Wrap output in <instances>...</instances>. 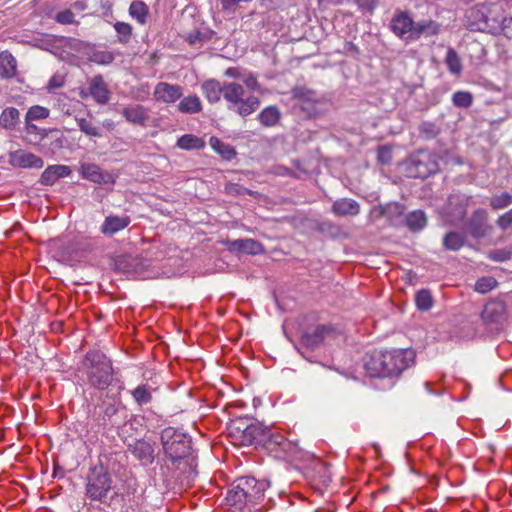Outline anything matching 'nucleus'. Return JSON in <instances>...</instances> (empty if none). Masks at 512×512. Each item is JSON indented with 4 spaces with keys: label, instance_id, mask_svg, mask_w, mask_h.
<instances>
[{
    "label": "nucleus",
    "instance_id": "1",
    "mask_svg": "<svg viewBox=\"0 0 512 512\" xmlns=\"http://www.w3.org/2000/svg\"><path fill=\"white\" fill-rule=\"evenodd\" d=\"M412 350H392L374 352L365 362V368L371 377L398 376L414 362Z\"/></svg>",
    "mask_w": 512,
    "mask_h": 512
},
{
    "label": "nucleus",
    "instance_id": "2",
    "mask_svg": "<svg viewBox=\"0 0 512 512\" xmlns=\"http://www.w3.org/2000/svg\"><path fill=\"white\" fill-rule=\"evenodd\" d=\"M391 30L406 41L419 39L422 35L433 36L440 31L439 24L431 20L414 22L405 12L396 13L390 24Z\"/></svg>",
    "mask_w": 512,
    "mask_h": 512
},
{
    "label": "nucleus",
    "instance_id": "3",
    "mask_svg": "<svg viewBox=\"0 0 512 512\" xmlns=\"http://www.w3.org/2000/svg\"><path fill=\"white\" fill-rule=\"evenodd\" d=\"M268 484L254 477H239L228 490L226 500L231 506L242 507L248 503H256L264 496Z\"/></svg>",
    "mask_w": 512,
    "mask_h": 512
},
{
    "label": "nucleus",
    "instance_id": "4",
    "mask_svg": "<svg viewBox=\"0 0 512 512\" xmlns=\"http://www.w3.org/2000/svg\"><path fill=\"white\" fill-rule=\"evenodd\" d=\"M85 367L90 384L98 389L107 388L113 379L111 361L101 351H90L85 356Z\"/></svg>",
    "mask_w": 512,
    "mask_h": 512
},
{
    "label": "nucleus",
    "instance_id": "5",
    "mask_svg": "<svg viewBox=\"0 0 512 512\" xmlns=\"http://www.w3.org/2000/svg\"><path fill=\"white\" fill-rule=\"evenodd\" d=\"M113 480L102 464L90 468L86 477L85 495L91 501L105 503L108 494L112 490Z\"/></svg>",
    "mask_w": 512,
    "mask_h": 512
},
{
    "label": "nucleus",
    "instance_id": "6",
    "mask_svg": "<svg viewBox=\"0 0 512 512\" xmlns=\"http://www.w3.org/2000/svg\"><path fill=\"white\" fill-rule=\"evenodd\" d=\"M161 442L165 454L172 462L184 459L190 455L191 439L173 427L165 428L161 433Z\"/></svg>",
    "mask_w": 512,
    "mask_h": 512
},
{
    "label": "nucleus",
    "instance_id": "7",
    "mask_svg": "<svg viewBox=\"0 0 512 512\" xmlns=\"http://www.w3.org/2000/svg\"><path fill=\"white\" fill-rule=\"evenodd\" d=\"M245 89L237 82L224 83V99L237 106L236 112L241 117H246L255 112L260 106L258 97L249 96L244 98Z\"/></svg>",
    "mask_w": 512,
    "mask_h": 512
},
{
    "label": "nucleus",
    "instance_id": "8",
    "mask_svg": "<svg viewBox=\"0 0 512 512\" xmlns=\"http://www.w3.org/2000/svg\"><path fill=\"white\" fill-rule=\"evenodd\" d=\"M481 319L488 329L499 330L507 319L505 303L498 299L488 301L482 310Z\"/></svg>",
    "mask_w": 512,
    "mask_h": 512
},
{
    "label": "nucleus",
    "instance_id": "9",
    "mask_svg": "<svg viewBox=\"0 0 512 512\" xmlns=\"http://www.w3.org/2000/svg\"><path fill=\"white\" fill-rule=\"evenodd\" d=\"M291 93L292 97L297 100L299 109L306 113L308 117H315L320 114L318 108L320 99L314 90L297 86L292 89Z\"/></svg>",
    "mask_w": 512,
    "mask_h": 512
},
{
    "label": "nucleus",
    "instance_id": "10",
    "mask_svg": "<svg viewBox=\"0 0 512 512\" xmlns=\"http://www.w3.org/2000/svg\"><path fill=\"white\" fill-rule=\"evenodd\" d=\"M439 162L436 155L430 153H421L409 163L410 176L427 178L438 172Z\"/></svg>",
    "mask_w": 512,
    "mask_h": 512
},
{
    "label": "nucleus",
    "instance_id": "11",
    "mask_svg": "<svg viewBox=\"0 0 512 512\" xmlns=\"http://www.w3.org/2000/svg\"><path fill=\"white\" fill-rule=\"evenodd\" d=\"M337 336L335 328L331 325H318L312 331L305 332L301 337V343L310 349H315L326 340Z\"/></svg>",
    "mask_w": 512,
    "mask_h": 512
},
{
    "label": "nucleus",
    "instance_id": "12",
    "mask_svg": "<svg viewBox=\"0 0 512 512\" xmlns=\"http://www.w3.org/2000/svg\"><path fill=\"white\" fill-rule=\"evenodd\" d=\"M79 172L84 179L96 184H114L115 178L109 172H104L94 163H81Z\"/></svg>",
    "mask_w": 512,
    "mask_h": 512
},
{
    "label": "nucleus",
    "instance_id": "13",
    "mask_svg": "<svg viewBox=\"0 0 512 512\" xmlns=\"http://www.w3.org/2000/svg\"><path fill=\"white\" fill-rule=\"evenodd\" d=\"M403 214L404 207L396 202L388 203L386 205H378L371 210L372 217L376 219L386 217L387 220L393 225L401 222Z\"/></svg>",
    "mask_w": 512,
    "mask_h": 512
},
{
    "label": "nucleus",
    "instance_id": "14",
    "mask_svg": "<svg viewBox=\"0 0 512 512\" xmlns=\"http://www.w3.org/2000/svg\"><path fill=\"white\" fill-rule=\"evenodd\" d=\"M89 94L100 105L107 104L111 98V92L102 75H96L88 79Z\"/></svg>",
    "mask_w": 512,
    "mask_h": 512
},
{
    "label": "nucleus",
    "instance_id": "15",
    "mask_svg": "<svg viewBox=\"0 0 512 512\" xmlns=\"http://www.w3.org/2000/svg\"><path fill=\"white\" fill-rule=\"evenodd\" d=\"M225 75L241 79L247 90L250 92H257L261 95L265 94L267 90L257 80V77L251 72H241L240 68L230 67L225 71Z\"/></svg>",
    "mask_w": 512,
    "mask_h": 512
},
{
    "label": "nucleus",
    "instance_id": "16",
    "mask_svg": "<svg viewBox=\"0 0 512 512\" xmlns=\"http://www.w3.org/2000/svg\"><path fill=\"white\" fill-rule=\"evenodd\" d=\"M10 163L14 167L19 168H36L43 167V160L31 152L25 150H17L10 153Z\"/></svg>",
    "mask_w": 512,
    "mask_h": 512
},
{
    "label": "nucleus",
    "instance_id": "17",
    "mask_svg": "<svg viewBox=\"0 0 512 512\" xmlns=\"http://www.w3.org/2000/svg\"><path fill=\"white\" fill-rule=\"evenodd\" d=\"M183 95L179 85L159 82L154 90V98L164 103H174Z\"/></svg>",
    "mask_w": 512,
    "mask_h": 512
},
{
    "label": "nucleus",
    "instance_id": "18",
    "mask_svg": "<svg viewBox=\"0 0 512 512\" xmlns=\"http://www.w3.org/2000/svg\"><path fill=\"white\" fill-rule=\"evenodd\" d=\"M487 221L488 213L484 209L475 210L469 221L471 235L475 238L484 237L490 229Z\"/></svg>",
    "mask_w": 512,
    "mask_h": 512
},
{
    "label": "nucleus",
    "instance_id": "19",
    "mask_svg": "<svg viewBox=\"0 0 512 512\" xmlns=\"http://www.w3.org/2000/svg\"><path fill=\"white\" fill-rule=\"evenodd\" d=\"M72 173L69 166L66 165H51L48 166L42 173L40 182L43 185H53L59 178L67 177Z\"/></svg>",
    "mask_w": 512,
    "mask_h": 512
},
{
    "label": "nucleus",
    "instance_id": "20",
    "mask_svg": "<svg viewBox=\"0 0 512 512\" xmlns=\"http://www.w3.org/2000/svg\"><path fill=\"white\" fill-rule=\"evenodd\" d=\"M131 453L145 464H151L154 460V449L152 445L145 440H137L129 445Z\"/></svg>",
    "mask_w": 512,
    "mask_h": 512
},
{
    "label": "nucleus",
    "instance_id": "21",
    "mask_svg": "<svg viewBox=\"0 0 512 512\" xmlns=\"http://www.w3.org/2000/svg\"><path fill=\"white\" fill-rule=\"evenodd\" d=\"M122 115L125 119L135 125H145L149 119L148 110L138 104L127 106L123 109Z\"/></svg>",
    "mask_w": 512,
    "mask_h": 512
},
{
    "label": "nucleus",
    "instance_id": "22",
    "mask_svg": "<svg viewBox=\"0 0 512 512\" xmlns=\"http://www.w3.org/2000/svg\"><path fill=\"white\" fill-rule=\"evenodd\" d=\"M130 224L128 216H108L101 226V231L106 235H113L116 232L126 228Z\"/></svg>",
    "mask_w": 512,
    "mask_h": 512
},
{
    "label": "nucleus",
    "instance_id": "23",
    "mask_svg": "<svg viewBox=\"0 0 512 512\" xmlns=\"http://www.w3.org/2000/svg\"><path fill=\"white\" fill-rule=\"evenodd\" d=\"M332 211L339 216H355L359 214L360 206L355 200L342 198L333 203Z\"/></svg>",
    "mask_w": 512,
    "mask_h": 512
},
{
    "label": "nucleus",
    "instance_id": "24",
    "mask_svg": "<svg viewBox=\"0 0 512 512\" xmlns=\"http://www.w3.org/2000/svg\"><path fill=\"white\" fill-rule=\"evenodd\" d=\"M229 249L232 251H241L256 255L263 251V246L261 243L253 239H239L232 241L229 244Z\"/></svg>",
    "mask_w": 512,
    "mask_h": 512
},
{
    "label": "nucleus",
    "instance_id": "25",
    "mask_svg": "<svg viewBox=\"0 0 512 512\" xmlns=\"http://www.w3.org/2000/svg\"><path fill=\"white\" fill-rule=\"evenodd\" d=\"M281 119V112L276 106H268L264 108L258 115L259 122L265 127L276 126Z\"/></svg>",
    "mask_w": 512,
    "mask_h": 512
},
{
    "label": "nucleus",
    "instance_id": "26",
    "mask_svg": "<svg viewBox=\"0 0 512 512\" xmlns=\"http://www.w3.org/2000/svg\"><path fill=\"white\" fill-rule=\"evenodd\" d=\"M16 59L8 52L0 53V76L2 78H12L16 74Z\"/></svg>",
    "mask_w": 512,
    "mask_h": 512
},
{
    "label": "nucleus",
    "instance_id": "27",
    "mask_svg": "<svg viewBox=\"0 0 512 512\" xmlns=\"http://www.w3.org/2000/svg\"><path fill=\"white\" fill-rule=\"evenodd\" d=\"M203 92L210 103H216L220 100L221 95L224 96V84L216 80H208L202 85Z\"/></svg>",
    "mask_w": 512,
    "mask_h": 512
},
{
    "label": "nucleus",
    "instance_id": "28",
    "mask_svg": "<svg viewBox=\"0 0 512 512\" xmlns=\"http://www.w3.org/2000/svg\"><path fill=\"white\" fill-rule=\"evenodd\" d=\"M177 147L183 150H201L205 147V141L193 134H185L177 140Z\"/></svg>",
    "mask_w": 512,
    "mask_h": 512
},
{
    "label": "nucleus",
    "instance_id": "29",
    "mask_svg": "<svg viewBox=\"0 0 512 512\" xmlns=\"http://www.w3.org/2000/svg\"><path fill=\"white\" fill-rule=\"evenodd\" d=\"M445 64L451 74L459 76L462 73V61L455 49L448 48L445 57Z\"/></svg>",
    "mask_w": 512,
    "mask_h": 512
},
{
    "label": "nucleus",
    "instance_id": "30",
    "mask_svg": "<svg viewBox=\"0 0 512 512\" xmlns=\"http://www.w3.org/2000/svg\"><path fill=\"white\" fill-rule=\"evenodd\" d=\"M20 113L14 107H8L0 115V125L5 129H13L19 121Z\"/></svg>",
    "mask_w": 512,
    "mask_h": 512
},
{
    "label": "nucleus",
    "instance_id": "31",
    "mask_svg": "<svg viewBox=\"0 0 512 512\" xmlns=\"http://www.w3.org/2000/svg\"><path fill=\"white\" fill-rule=\"evenodd\" d=\"M178 109L182 113L194 114L200 112L202 106L197 96H188L180 101Z\"/></svg>",
    "mask_w": 512,
    "mask_h": 512
},
{
    "label": "nucleus",
    "instance_id": "32",
    "mask_svg": "<svg viewBox=\"0 0 512 512\" xmlns=\"http://www.w3.org/2000/svg\"><path fill=\"white\" fill-rule=\"evenodd\" d=\"M209 143L211 147L226 160H231L236 156V151L234 148L228 144L223 143L217 137H211Z\"/></svg>",
    "mask_w": 512,
    "mask_h": 512
},
{
    "label": "nucleus",
    "instance_id": "33",
    "mask_svg": "<svg viewBox=\"0 0 512 512\" xmlns=\"http://www.w3.org/2000/svg\"><path fill=\"white\" fill-rule=\"evenodd\" d=\"M129 14L140 24H145L148 15V7L142 1H133L129 7Z\"/></svg>",
    "mask_w": 512,
    "mask_h": 512
},
{
    "label": "nucleus",
    "instance_id": "34",
    "mask_svg": "<svg viewBox=\"0 0 512 512\" xmlns=\"http://www.w3.org/2000/svg\"><path fill=\"white\" fill-rule=\"evenodd\" d=\"M443 245L447 250H459L464 245V236L458 232L451 231L445 235Z\"/></svg>",
    "mask_w": 512,
    "mask_h": 512
},
{
    "label": "nucleus",
    "instance_id": "35",
    "mask_svg": "<svg viewBox=\"0 0 512 512\" xmlns=\"http://www.w3.org/2000/svg\"><path fill=\"white\" fill-rule=\"evenodd\" d=\"M407 226L412 231H419L425 227L427 220L422 211H414L406 218Z\"/></svg>",
    "mask_w": 512,
    "mask_h": 512
},
{
    "label": "nucleus",
    "instance_id": "36",
    "mask_svg": "<svg viewBox=\"0 0 512 512\" xmlns=\"http://www.w3.org/2000/svg\"><path fill=\"white\" fill-rule=\"evenodd\" d=\"M415 302L418 309L426 311L429 310L433 305V298L428 290H420L415 297Z\"/></svg>",
    "mask_w": 512,
    "mask_h": 512
},
{
    "label": "nucleus",
    "instance_id": "37",
    "mask_svg": "<svg viewBox=\"0 0 512 512\" xmlns=\"http://www.w3.org/2000/svg\"><path fill=\"white\" fill-rule=\"evenodd\" d=\"M132 395L139 405L147 404L152 399L151 390L147 385L138 386L133 390Z\"/></svg>",
    "mask_w": 512,
    "mask_h": 512
},
{
    "label": "nucleus",
    "instance_id": "38",
    "mask_svg": "<svg viewBox=\"0 0 512 512\" xmlns=\"http://www.w3.org/2000/svg\"><path fill=\"white\" fill-rule=\"evenodd\" d=\"M453 104L460 108H468L472 105L473 96L467 91H457L452 97Z\"/></svg>",
    "mask_w": 512,
    "mask_h": 512
},
{
    "label": "nucleus",
    "instance_id": "39",
    "mask_svg": "<svg viewBox=\"0 0 512 512\" xmlns=\"http://www.w3.org/2000/svg\"><path fill=\"white\" fill-rule=\"evenodd\" d=\"M510 204H512V195L507 192L495 195L490 199V207L494 210L506 208Z\"/></svg>",
    "mask_w": 512,
    "mask_h": 512
},
{
    "label": "nucleus",
    "instance_id": "40",
    "mask_svg": "<svg viewBox=\"0 0 512 512\" xmlns=\"http://www.w3.org/2000/svg\"><path fill=\"white\" fill-rule=\"evenodd\" d=\"M49 116V110L42 106H32L29 108L26 116L25 122H32L34 120L46 119Z\"/></svg>",
    "mask_w": 512,
    "mask_h": 512
},
{
    "label": "nucleus",
    "instance_id": "41",
    "mask_svg": "<svg viewBox=\"0 0 512 512\" xmlns=\"http://www.w3.org/2000/svg\"><path fill=\"white\" fill-rule=\"evenodd\" d=\"M76 120H77L79 129L86 135L92 136V137H100L101 136L100 129L98 127H96L91 121H88L84 118H79Z\"/></svg>",
    "mask_w": 512,
    "mask_h": 512
},
{
    "label": "nucleus",
    "instance_id": "42",
    "mask_svg": "<svg viewBox=\"0 0 512 512\" xmlns=\"http://www.w3.org/2000/svg\"><path fill=\"white\" fill-rule=\"evenodd\" d=\"M497 286V281L493 277H482L475 284V290L481 294L490 292Z\"/></svg>",
    "mask_w": 512,
    "mask_h": 512
},
{
    "label": "nucleus",
    "instance_id": "43",
    "mask_svg": "<svg viewBox=\"0 0 512 512\" xmlns=\"http://www.w3.org/2000/svg\"><path fill=\"white\" fill-rule=\"evenodd\" d=\"M419 131L426 139H433L439 134L440 128L433 122H423L419 127Z\"/></svg>",
    "mask_w": 512,
    "mask_h": 512
},
{
    "label": "nucleus",
    "instance_id": "44",
    "mask_svg": "<svg viewBox=\"0 0 512 512\" xmlns=\"http://www.w3.org/2000/svg\"><path fill=\"white\" fill-rule=\"evenodd\" d=\"M114 28L119 34V41L122 43H127L132 34L131 25L125 22H116L114 24Z\"/></svg>",
    "mask_w": 512,
    "mask_h": 512
},
{
    "label": "nucleus",
    "instance_id": "45",
    "mask_svg": "<svg viewBox=\"0 0 512 512\" xmlns=\"http://www.w3.org/2000/svg\"><path fill=\"white\" fill-rule=\"evenodd\" d=\"M90 60L100 65H107L113 62L114 55L109 51H98L91 55Z\"/></svg>",
    "mask_w": 512,
    "mask_h": 512
},
{
    "label": "nucleus",
    "instance_id": "46",
    "mask_svg": "<svg viewBox=\"0 0 512 512\" xmlns=\"http://www.w3.org/2000/svg\"><path fill=\"white\" fill-rule=\"evenodd\" d=\"M512 251L507 248L496 249L489 253V258L495 261H505L511 258Z\"/></svg>",
    "mask_w": 512,
    "mask_h": 512
},
{
    "label": "nucleus",
    "instance_id": "47",
    "mask_svg": "<svg viewBox=\"0 0 512 512\" xmlns=\"http://www.w3.org/2000/svg\"><path fill=\"white\" fill-rule=\"evenodd\" d=\"M55 19L60 24H71L74 22V14L71 10L67 9L59 12Z\"/></svg>",
    "mask_w": 512,
    "mask_h": 512
},
{
    "label": "nucleus",
    "instance_id": "48",
    "mask_svg": "<svg viewBox=\"0 0 512 512\" xmlns=\"http://www.w3.org/2000/svg\"><path fill=\"white\" fill-rule=\"evenodd\" d=\"M497 225L502 229L506 230L512 226V209L501 215L497 219Z\"/></svg>",
    "mask_w": 512,
    "mask_h": 512
},
{
    "label": "nucleus",
    "instance_id": "49",
    "mask_svg": "<svg viewBox=\"0 0 512 512\" xmlns=\"http://www.w3.org/2000/svg\"><path fill=\"white\" fill-rule=\"evenodd\" d=\"M225 190L231 195H244L245 193L250 194V191L238 184L228 183L225 186Z\"/></svg>",
    "mask_w": 512,
    "mask_h": 512
},
{
    "label": "nucleus",
    "instance_id": "50",
    "mask_svg": "<svg viewBox=\"0 0 512 512\" xmlns=\"http://www.w3.org/2000/svg\"><path fill=\"white\" fill-rule=\"evenodd\" d=\"M392 159V152L391 149L387 146H381L378 149V160L383 163L387 164Z\"/></svg>",
    "mask_w": 512,
    "mask_h": 512
},
{
    "label": "nucleus",
    "instance_id": "51",
    "mask_svg": "<svg viewBox=\"0 0 512 512\" xmlns=\"http://www.w3.org/2000/svg\"><path fill=\"white\" fill-rule=\"evenodd\" d=\"M245 433L250 435L253 439H258L264 435V430L259 425L252 424L246 428Z\"/></svg>",
    "mask_w": 512,
    "mask_h": 512
},
{
    "label": "nucleus",
    "instance_id": "52",
    "mask_svg": "<svg viewBox=\"0 0 512 512\" xmlns=\"http://www.w3.org/2000/svg\"><path fill=\"white\" fill-rule=\"evenodd\" d=\"M358 7L362 10L373 11L376 7L377 0H354Z\"/></svg>",
    "mask_w": 512,
    "mask_h": 512
},
{
    "label": "nucleus",
    "instance_id": "53",
    "mask_svg": "<svg viewBox=\"0 0 512 512\" xmlns=\"http://www.w3.org/2000/svg\"><path fill=\"white\" fill-rule=\"evenodd\" d=\"M185 39L191 45H196L197 43H200L202 41L201 33L198 32V31H194V32L188 33L185 36Z\"/></svg>",
    "mask_w": 512,
    "mask_h": 512
},
{
    "label": "nucleus",
    "instance_id": "54",
    "mask_svg": "<svg viewBox=\"0 0 512 512\" xmlns=\"http://www.w3.org/2000/svg\"><path fill=\"white\" fill-rule=\"evenodd\" d=\"M64 84V81L62 79V77L60 76H53L50 80H49V83H48V90L51 91V90H54L56 88H60L61 86H63Z\"/></svg>",
    "mask_w": 512,
    "mask_h": 512
},
{
    "label": "nucleus",
    "instance_id": "55",
    "mask_svg": "<svg viewBox=\"0 0 512 512\" xmlns=\"http://www.w3.org/2000/svg\"><path fill=\"white\" fill-rule=\"evenodd\" d=\"M512 25V17H505L503 20H502V26L503 28H508Z\"/></svg>",
    "mask_w": 512,
    "mask_h": 512
},
{
    "label": "nucleus",
    "instance_id": "56",
    "mask_svg": "<svg viewBox=\"0 0 512 512\" xmlns=\"http://www.w3.org/2000/svg\"><path fill=\"white\" fill-rule=\"evenodd\" d=\"M37 129L38 128H37L36 125L32 124L31 122H26V130H27V132H29V133L36 132Z\"/></svg>",
    "mask_w": 512,
    "mask_h": 512
},
{
    "label": "nucleus",
    "instance_id": "57",
    "mask_svg": "<svg viewBox=\"0 0 512 512\" xmlns=\"http://www.w3.org/2000/svg\"><path fill=\"white\" fill-rule=\"evenodd\" d=\"M79 96H80V98H82V99H86L88 96H90V94H89V89H88V90L80 89V91H79Z\"/></svg>",
    "mask_w": 512,
    "mask_h": 512
},
{
    "label": "nucleus",
    "instance_id": "58",
    "mask_svg": "<svg viewBox=\"0 0 512 512\" xmlns=\"http://www.w3.org/2000/svg\"><path fill=\"white\" fill-rule=\"evenodd\" d=\"M117 409L114 406H110L106 409V415L111 416L116 413Z\"/></svg>",
    "mask_w": 512,
    "mask_h": 512
},
{
    "label": "nucleus",
    "instance_id": "59",
    "mask_svg": "<svg viewBox=\"0 0 512 512\" xmlns=\"http://www.w3.org/2000/svg\"><path fill=\"white\" fill-rule=\"evenodd\" d=\"M58 142H59V146H61L62 145V140L59 139Z\"/></svg>",
    "mask_w": 512,
    "mask_h": 512
}]
</instances>
